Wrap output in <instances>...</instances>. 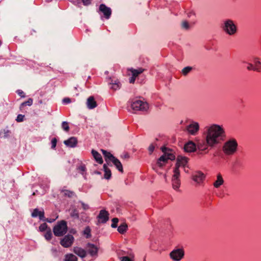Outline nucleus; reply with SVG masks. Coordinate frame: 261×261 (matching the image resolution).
Segmentation results:
<instances>
[{
  "mask_svg": "<svg viewBox=\"0 0 261 261\" xmlns=\"http://www.w3.org/2000/svg\"><path fill=\"white\" fill-rule=\"evenodd\" d=\"M132 108L134 111H145L148 109V103L140 100H135L131 104Z\"/></svg>",
  "mask_w": 261,
  "mask_h": 261,
  "instance_id": "4",
  "label": "nucleus"
},
{
  "mask_svg": "<svg viewBox=\"0 0 261 261\" xmlns=\"http://www.w3.org/2000/svg\"><path fill=\"white\" fill-rule=\"evenodd\" d=\"M192 15H195V13L193 11L190 12L188 13V17H190Z\"/></svg>",
  "mask_w": 261,
  "mask_h": 261,
  "instance_id": "57",
  "label": "nucleus"
},
{
  "mask_svg": "<svg viewBox=\"0 0 261 261\" xmlns=\"http://www.w3.org/2000/svg\"><path fill=\"white\" fill-rule=\"evenodd\" d=\"M41 231H43L46 229H39ZM47 231L44 233V236L46 240L47 241L50 240L51 239L52 237V232L51 229H47Z\"/></svg>",
  "mask_w": 261,
  "mask_h": 261,
  "instance_id": "32",
  "label": "nucleus"
},
{
  "mask_svg": "<svg viewBox=\"0 0 261 261\" xmlns=\"http://www.w3.org/2000/svg\"><path fill=\"white\" fill-rule=\"evenodd\" d=\"M53 228H68L67 222L64 220H61L58 222L57 224L55 225Z\"/></svg>",
  "mask_w": 261,
  "mask_h": 261,
  "instance_id": "28",
  "label": "nucleus"
},
{
  "mask_svg": "<svg viewBox=\"0 0 261 261\" xmlns=\"http://www.w3.org/2000/svg\"><path fill=\"white\" fill-rule=\"evenodd\" d=\"M62 128L66 132H68L69 130V126L68 123L67 121H63L62 123Z\"/></svg>",
  "mask_w": 261,
  "mask_h": 261,
  "instance_id": "36",
  "label": "nucleus"
},
{
  "mask_svg": "<svg viewBox=\"0 0 261 261\" xmlns=\"http://www.w3.org/2000/svg\"><path fill=\"white\" fill-rule=\"evenodd\" d=\"M101 151L102 152L103 155H104L105 161L107 162L108 165L112 166V165L110 164V162H112L115 158V157L110 152H108L105 150L101 149Z\"/></svg>",
  "mask_w": 261,
  "mask_h": 261,
  "instance_id": "14",
  "label": "nucleus"
},
{
  "mask_svg": "<svg viewBox=\"0 0 261 261\" xmlns=\"http://www.w3.org/2000/svg\"><path fill=\"white\" fill-rule=\"evenodd\" d=\"M254 66L252 64L248 63V66L247 67V69L248 70H253Z\"/></svg>",
  "mask_w": 261,
  "mask_h": 261,
  "instance_id": "50",
  "label": "nucleus"
},
{
  "mask_svg": "<svg viewBox=\"0 0 261 261\" xmlns=\"http://www.w3.org/2000/svg\"><path fill=\"white\" fill-rule=\"evenodd\" d=\"M74 241V238L72 235L67 234L61 240L60 242L61 245L66 248L71 246Z\"/></svg>",
  "mask_w": 261,
  "mask_h": 261,
  "instance_id": "8",
  "label": "nucleus"
},
{
  "mask_svg": "<svg viewBox=\"0 0 261 261\" xmlns=\"http://www.w3.org/2000/svg\"><path fill=\"white\" fill-rule=\"evenodd\" d=\"M204 133V138L197 143V154H207L210 149L214 148L221 141L225 140L226 134L222 126L213 124L206 126Z\"/></svg>",
  "mask_w": 261,
  "mask_h": 261,
  "instance_id": "1",
  "label": "nucleus"
},
{
  "mask_svg": "<svg viewBox=\"0 0 261 261\" xmlns=\"http://www.w3.org/2000/svg\"><path fill=\"white\" fill-rule=\"evenodd\" d=\"M85 228L88 229V228H89V226H87Z\"/></svg>",
  "mask_w": 261,
  "mask_h": 261,
  "instance_id": "60",
  "label": "nucleus"
},
{
  "mask_svg": "<svg viewBox=\"0 0 261 261\" xmlns=\"http://www.w3.org/2000/svg\"><path fill=\"white\" fill-rule=\"evenodd\" d=\"M51 148L55 149L57 145V140L56 138H53L51 141Z\"/></svg>",
  "mask_w": 261,
  "mask_h": 261,
  "instance_id": "43",
  "label": "nucleus"
},
{
  "mask_svg": "<svg viewBox=\"0 0 261 261\" xmlns=\"http://www.w3.org/2000/svg\"><path fill=\"white\" fill-rule=\"evenodd\" d=\"M10 133L11 132L9 130L4 129L0 132V137L4 138H7L9 136Z\"/></svg>",
  "mask_w": 261,
  "mask_h": 261,
  "instance_id": "30",
  "label": "nucleus"
},
{
  "mask_svg": "<svg viewBox=\"0 0 261 261\" xmlns=\"http://www.w3.org/2000/svg\"><path fill=\"white\" fill-rule=\"evenodd\" d=\"M112 162L113 163V164L115 165L116 168L117 169V170L119 172L123 173V169L122 165L121 163L120 162V161L118 159H117L116 158H115L114 159V160L113 161H112Z\"/></svg>",
  "mask_w": 261,
  "mask_h": 261,
  "instance_id": "25",
  "label": "nucleus"
},
{
  "mask_svg": "<svg viewBox=\"0 0 261 261\" xmlns=\"http://www.w3.org/2000/svg\"><path fill=\"white\" fill-rule=\"evenodd\" d=\"M162 151L164 152V154L162 155L158 160L157 161V164L160 167H162L164 164L167 163L168 161V158L167 156V150H168V149L167 147H162L161 148Z\"/></svg>",
  "mask_w": 261,
  "mask_h": 261,
  "instance_id": "9",
  "label": "nucleus"
},
{
  "mask_svg": "<svg viewBox=\"0 0 261 261\" xmlns=\"http://www.w3.org/2000/svg\"><path fill=\"white\" fill-rule=\"evenodd\" d=\"M80 202L81 203L82 208L84 210H87L89 208V206L88 204L85 203L83 201H80Z\"/></svg>",
  "mask_w": 261,
  "mask_h": 261,
  "instance_id": "46",
  "label": "nucleus"
},
{
  "mask_svg": "<svg viewBox=\"0 0 261 261\" xmlns=\"http://www.w3.org/2000/svg\"><path fill=\"white\" fill-rule=\"evenodd\" d=\"M31 216L32 217L35 218L38 217L40 220H45L44 219V211H39L38 208H35L32 212Z\"/></svg>",
  "mask_w": 261,
  "mask_h": 261,
  "instance_id": "18",
  "label": "nucleus"
},
{
  "mask_svg": "<svg viewBox=\"0 0 261 261\" xmlns=\"http://www.w3.org/2000/svg\"><path fill=\"white\" fill-rule=\"evenodd\" d=\"M73 251L75 254L82 258H84L86 256V251L82 248L79 247H74Z\"/></svg>",
  "mask_w": 261,
  "mask_h": 261,
  "instance_id": "21",
  "label": "nucleus"
},
{
  "mask_svg": "<svg viewBox=\"0 0 261 261\" xmlns=\"http://www.w3.org/2000/svg\"><path fill=\"white\" fill-rule=\"evenodd\" d=\"M129 157V155L128 154H126L124 155V158H128Z\"/></svg>",
  "mask_w": 261,
  "mask_h": 261,
  "instance_id": "58",
  "label": "nucleus"
},
{
  "mask_svg": "<svg viewBox=\"0 0 261 261\" xmlns=\"http://www.w3.org/2000/svg\"><path fill=\"white\" fill-rule=\"evenodd\" d=\"M118 232L122 234H123L126 232L127 229H117Z\"/></svg>",
  "mask_w": 261,
  "mask_h": 261,
  "instance_id": "55",
  "label": "nucleus"
},
{
  "mask_svg": "<svg viewBox=\"0 0 261 261\" xmlns=\"http://www.w3.org/2000/svg\"><path fill=\"white\" fill-rule=\"evenodd\" d=\"M143 70V69L141 68L139 69H133L132 70V76L136 77L139 74L142 73Z\"/></svg>",
  "mask_w": 261,
  "mask_h": 261,
  "instance_id": "35",
  "label": "nucleus"
},
{
  "mask_svg": "<svg viewBox=\"0 0 261 261\" xmlns=\"http://www.w3.org/2000/svg\"><path fill=\"white\" fill-rule=\"evenodd\" d=\"M96 173H97V174H100V172L97 171V172H96Z\"/></svg>",
  "mask_w": 261,
  "mask_h": 261,
  "instance_id": "59",
  "label": "nucleus"
},
{
  "mask_svg": "<svg viewBox=\"0 0 261 261\" xmlns=\"http://www.w3.org/2000/svg\"><path fill=\"white\" fill-rule=\"evenodd\" d=\"M86 249L90 255L93 256L97 255L98 248L94 244L88 243L87 244Z\"/></svg>",
  "mask_w": 261,
  "mask_h": 261,
  "instance_id": "15",
  "label": "nucleus"
},
{
  "mask_svg": "<svg viewBox=\"0 0 261 261\" xmlns=\"http://www.w3.org/2000/svg\"><path fill=\"white\" fill-rule=\"evenodd\" d=\"M44 219L45 220H42L44 222H48L49 223H52L54 221H55L56 219H51V218H50V219H48V218H44Z\"/></svg>",
  "mask_w": 261,
  "mask_h": 261,
  "instance_id": "48",
  "label": "nucleus"
},
{
  "mask_svg": "<svg viewBox=\"0 0 261 261\" xmlns=\"http://www.w3.org/2000/svg\"><path fill=\"white\" fill-rule=\"evenodd\" d=\"M224 182L222 176L221 174L219 173L217 175V180L214 182L213 185L215 188H218L224 184Z\"/></svg>",
  "mask_w": 261,
  "mask_h": 261,
  "instance_id": "23",
  "label": "nucleus"
},
{
  "mask_svg": "<svg viewBox=\"0 0 261 261\" xmlns=\"http://www.w3.org/2000/svg\"><path fill=\"white\" fill-rule=\"evenodd\" d=\"M39 228H48L47 225L46 224V222H44V223L41 224L39 227Z\"/></svg>",
  "mask_w": 261,
  "mask_h": 261,
  "instance_id": "49",
  "label": "nucleus"
},
{
  "mask_svg": "<svg viewBox=\"0 0 261 261\" xmlns=\"http://www.w3.org/2000/svg\"><path fill=\"white\" fill-rule=\"evenodd\" d=\"M87 106L89 109H93L96 107L97 103L93 96H90L87 99Z\"/></svg>",
  "mask_w": 261,
  "mask_h": 261,
  "instance_id": "20",
  "label": "nucleus"
},
{
  "mask_svg": "<svg viewBox=\"0 0 261 261\" xmlns=\"http://www.w3.org/2000/svg\"><path fill=\"white\" fill-rule=\"evenodd\" d=\"M61 192L63 193L65 196L71 198L75 195V193L73 191L68 190H62Z\"/></svg>",
  "mask_w": 261,
  "mask_h": 261,
  "instance_id": "31",
  "label": "nucleus"
},
{
  "mask_svg": "<svg viewBox=\"0 0 261 261\" xmlns=\"http://www.w3.org/2000/svg\"><path fill=\"white\" fill-rule=\"evenodd\" d=\"M99 10L103 14L106 19H109L112 14V11L110 8L108 7L105 4H101L99 6Z\"/></svg>",
  "mask_w": 261,
  "mask_h": 261,
  "instance_id": "11",
  "label": "nucleus"
},
{
  "mask_svg": "<svg viewBox=\"0 0 261 261\" xmlns=\"http://www.w3.org/2000/svg\"><path fill=\"white\" fill-rule=\"evenodd\" d=\"M220 28L223 32L229 36H234L238 32L237 24L230 19H225L221 24Z\"/></svg>",
  "mask_w": 261,
  "mask_h": 261,
  "instance_id": "2",
  "label": "nucleus"
},
{
  "mask_svg": "<svg viewBox=\"0 0 261 261\" xmlns=\"http://www.w3.org/2000/svg\"><path fill=\"white\" fill-rule=\"evenodd\" d=\"M18 94L21 97H24V92L22 91V90H18L17 91Z\"/></svg>",
  "mask_w": 261,
  "mask_h": 261,
  "instance_id": "51",
  "label": "nucleus"
},
{
  "mask_svg": "<svg viewBox=\"0 0 261 261\" xmlns=\"http://www.w3.org/2000/svg\"><path fill=\"white\" fill-rule=\"evenodd\" d=\"M136 77L132 76V77H130L129 79V83H134L135 82Z\"/></svg>",
  "mask_w": 261,
  "mask_h": 261,
  "instance_id": "56",
  "label": "nucleus"
},
{
  "mask_svg": "<svg viewBox=\"0 0 261 261\" xmlns=\"http://www.w3.org/2000/svg\"><path fill=\"white\" fill-rule=\"evenodd\" d=\"M63 102L65 103H69L71 102V99L69 98H65L63 99Z\"/></svg>",
  "mask_w": 261,
  "mask_h": 261,
  "instance_id": "53",
  "label": "nucleus"
},
{
  "mask_svg": "<svg viewBox=\"0 0 261 261\" xmlns=\"http://www.w3.org/2000/svg\"><path fill=\"white\" fill-rule=\"evenodd\" d=\"M103 170L105 172L104 178L106 179H109L111 177V171L108 167L107 164H104L103 166Z\"/></svg>",
  "mask_w": 261,
  "mask_h": 261,
  "instance_id": "26",
  "label": "nucleus"
},
{
  "mask_svg": "<svg viewBox=\"0 0 261 261\" xmlns=\"http://www.w3.org/2000/svg\"><path fill=\"white\" fill-rule=\"evenodd\" d=\"M184 150L187 152H192L196 151L197 144L192 141H189L184 146Z\"/></svg>",
  "mask_w": 261,
  "mask_h": 261,
  "instance_id": "12",
  "label": "nucleus"
},
{
  "mask_svg": "<svg viewBox=\"0 0 261 261\" xmlns=\"http://www.w3.org/2000/svg\"><path fill=\"white\" fill-rule=\"evenodd\" d=\"M204 174L200 171H197L192 175L193 180L197 183H200L204 179Z\"/></svg>",
  "mask_w": 261,
  "mask_h": 261,
  "instance_id": "17",
  "label": "nucleus"
},
{
  "mask_svg": "<svg viewBox=\"0 0 261 261\" xmlns=\"http://www.w3.org/2000/svg\"><path fill=\"white\" fill-rule=\"evenodd\" d=\"M90 230L91 229H85L84 231V234L86 235V238H89L91 237L90 234Z\"/></svg>",
  "mask_w": 261,
  "mask_h": 261,
  "instance_id": "45",
  "label": "nucleus"
},
{
  "mask_svg": "<svg viewBox=\"0 0 261 261\" xmlns=\"http://www.w3.org/2000/svg\"><path fill=\"white\" fill-rule=\"evenodd\" d=\"M130 226L125 221H122L118 228H127Z\"/></svg>",
  "mask_w": 261,
  "mask_h": 261,
  "instance_id": "39",
  "label": "nucleus"
},
{
  "mask_svg": "<svg viewBox=\"0 0 261 261\" xmlns=\"http://www.w3.org/2000/svg\"><path fill=\"white\" fill-rule=\"evenodd\" d=\"M192 70V67L191 66H187L181 70L182 74L186 76Z\"/></svg>",
  "mask_w": 261,
  "mask_h": 261,
  "instance_id": "34",
  "label": "nucleus"
},
{
  "mask_svg": "<svg viewBox=\"0 0 261 261\" xmlns=\"http://www.w3.org/2000/svg\"><path fill=\"white\" fill-rule=\"evenodd\" d=\"M111 227L112 228H116L117 227V224L119 222V219L117 218H114L112 220Z\"/></svg>",
  "mask_w": 261,
  "mask_h": 261,
  "instance_id": "37",
  "label": "nucleus"
},
{
  "mask_svg": "<svg viewBox=\"0 0 261 261\" xmlns=\"http://www.w3.org/2000/svg\"><path fill=\"white\" fill-rule=\"evenodd\" d=\"M238 145L237 140L234 139H231L224 144L222 147L223 151L226 155H232L236 152Z\"/></svg>",
  "mask_w": 261,
  "mask_h": 261,
  "instance_id": "3",
  "label": "nucleus"
},
{
  "mask_svg": "<svg viewBox=\"0 0 261 261\" xmlns=\"http://www.w3.org/2000/svg\"><path fill=\"white\" fill-rule=\"evenodd\" d=\"M67 229H53L54 233L56 236L60 237L67 232Z\"/></svg>",
  "mask_w": 261,
  "mask_h": 261,
  "instance_id": "29",
  "label": "nucleus"
},
{
  "mask_svg": "<svg viewBox=\"0 0 261 261\" xmlns=\"http://www.w3.org/2000/svg\"><path fill=\"white\" fill-rule=\"evenodd\" d=\"M173 175L172 178V184L173 188L175 190L178 189L180 185V180L179 179L180 171L179 170L174 169Z\"/></svg>",
  "mask_w": 261,
  "mask_h": 261,
  "instance_id": "6",
  "label": "nucleus"
},
{
  "mask_svg": "<svg viewBox=\"0 0 261 261\" xmlns=\"http://www.w3.org/2000/svg\"><path fill=\"white\" fill-rule=\"evenodd\" d=\"M181 28L183 29L188 30L190 28L189 23L187 21H184L181 22Z\"/></svg>",
  "mask_w": 261,
  "mask_h": 261,
  "instance_id": "41",
  "label": "nucleus"
},
{
  "mask_svg": "<svg viewBox=\"0 0 261 261\" xmlns=\"http://www.w3.org/2000/svg\"><path fill=\"white\" fill-rule=\"evenodd\" d=\"M110 84L111 85V89L116 90L120 88L121 84L118 80H111Z\"/></svg>",
  "mask_w": 261,
  "mask_h": 261,
  "instance_id": "24",
  "label": "nucleus"
},
{
  "mask_svg": "<svg viewBox=\"0 0 261 261\" xmlns=\"http://www.w3.org/2000/svg\"><path fill=\"white\" fill-rule=\"evenodd\" d=\"M84 5L88 6L91 3V0H82Z\"/></svg>",
  "mask_w": 261,
  "mask_h": 261,
  "instance_id": "52",
  "label": "nucleus"
},
{
  "mask_svg": "<svg viewBox=\"0 0 261 261\" xmlns=\"http://www.w3.org/2000/svg\"><path fill=\"white\" fill-rule=\"evenodd\" d=\"M185 252L183 249L178 248L173 250L169 254L170 258L174 261H179L184 256Z\"/></svg>",
  "mask_w": 261,
  "mask_h": 261,
  "instance_id": "5",
  "label": "nucleus"
},
{
  "mask_svg": "<svg viewBox=\"0 0 261 261\" xmlns=\"http://www.w3.org/2000/svg\"><path fill=\"white\" fill-rule=\"evenodd\" d=\"M189 159L185 156H182L181 155H178L177 158L176 163L175 164V167L174 169H177L179 170V168L180 166L185 167L186 164L188 162Z\"/></svg>",
  "mask_w": 261,
  "mask_h": 261,
  "instance_id": "10",
  "label": "nucleus"
},
{
  "mask_svg": "<svg viewBox=\"0 0 261 261\" xmlns=\"http://www.w3.org/2000/svg\"><path fill=\"white\" fill-rule=\"evenodd\" d=\"M122 256H119V258L121 261H134V254L132 252H124Z\"/></svg>",
  "mask_w": 261,
  "mask_h": 261,
  "instance_id": "19",
  "label": "nucleus"
},
{
  "mask_svg": "<svg viewBox=\"0 0 261 261\" xmlns=\"http://www.w3.org/2000/svg\"><path fill=\"white\" fill-rule=\"evenodd\" d=\"M154 148H155V146L153 144H151L149 145L148 149L150 154H151L153 152V151H154Z\"/></svg>",
  "mask_w": 261,
  "mask_h": 261,
  "instance_id": "47",
  "label": "nucleus"
},
{
  "mask_svg": "<svg viewBox=\"0 0 261 261\" xmlns=\"http://www.w3.org/2000/svg\"><path fill=\"white\" fill-rule=\"evenodd\" d=\"M64 144L69 147H75L77 144V140L76 138L71 137L68 139L65 140Z\"/></svg>",
  "mask_w": 261,
  "mask_h": 261,
  "instance_id": "16",
  "label": "nucleus"
},
{
  "mask_svg": "<svg viewBox=\"0 0 261 261\" xmlns=\"http://www.w3.org/2000/svg\"><path fill=\"white\" fill-rule=\"evenodd\" d=\"M79 170L82 172H84L86 170V167L85 166H81L79 167Z\"/></svg>",
  "mask_w": 261,
  "mask_h": 261,
  "instance_id": "54",
  "label": "nucleus"
},
{
  "mask_svg": "<svg viewBox=\"0 0 261 261\" xmlns=\"http://www.w3.org/2000/svg\"><path fill=\"white\" fill-rule=\"evenodd\" d=\"M24 116L23 115H21V114H19L16 119V120L18 122H22L23 121V118H24Z\"/></svg>",
  "mask_w": 261,
  "mask_h": 261,
  "instance_id": "44",
  "label": "nucleus"
},
{
  "mask_svg": "<svg viewBox=\"0 0 261 261\" xmlns=\"http://www.w3.org/2000/svg\"><path fill=\"white\" fill-rule=\"evenodd\" d=\"M70 215L73 218H78L79 217L78 211L76 209L73 210L70 213Z\"/></svg>",
  "mask_w": 261,
  "mask_h": 261,
  "instance_id": "38",
  "label": "nucleus"
},
{
  "mask_svg": "<svg viewBox=\"0 0 261 261\" xmlns=\"http://www.w3.org/2000/svg\"><path fill=\"white\" fill-rule=\"evenodd\" d=\"M91 153L97 163L100 164H101L103 163L102 156L99 152L94 149H92Z\"/></svg>",
  "mask_w": 261,
  "mask_h": 261,
  "instance_id": "22",
  "label": "nucleus"
},
{
  "mask_svg": "<svg viewBox=\"0 0 261 261\" xmlns=\"http://www.w3.org/2000/svg\"><path fill=\"white\" fill-rule=\"evenodd\" d=\"M199 129V126L197 122H193L189 125L187 129L188 132L191 135H194L198 131Z\"/></svg>",
  "mask_w": 261,
  "mask_h": 261,
  "instance_id": "13",
  "label": "nucleus"
},
{
  "mask_svg": "<svg viewBox=\"0 0 261 261\" xmlns=\"http://www.w3.org/2000/svg\"><path fill=\"white\" fill-rule=\"evenodd\" d=\"M109 218V213L105 210H100L98 215L97 216L98 223H105Z\"/></svg>",
  "mask_w": 261,
  "mask_h": 261,
  "instance_id": "7",
  "label": "nucleus"
},
{
  "mask_svg": "<svg viewBox=\"0 0 261 261\" xmlns=\"http://www.w3.org/2000/svg\"><path fill=\"white\" fill-rule=\"evenodd\" d=\"M33 104V99L32 98H29L28 100L22 103L21 106H31Z\"/></svg>",
  "mask_w": 261,
  "mask_h": 261,
  "instance_id": "42",
  "label": "nucleus"
},
{
  "mask_svg": "<svg viewBox=\"0 0 261 261\" xmlns=\"http://www.w3.org/2000/svg\"><path fill=\"white\" fill-rule=\"evenodd\" d=\"M65 261H77V258L73 254H67L66 255Z\"/></svg>",
  "mask_w": 261,
  "mask_h": 261,
  "instance_id": "33",
  "label": "nucleus"
},
{
  "mask_svg": "<svg viewBox=\"0 0 261 261\" xmlns=\"http://www.w3.org/2000/svg\"><path fill=\"white\" fill-rule=\"evenodd\" d=\"M169 149L168 150H167V153H166L168 160H170L171 161L174 160L175 159V156L173 153H172L171 152H168V151H169Z\"/></svg>",
  "mask_w": 261,
  "mask_h": 261,
  "instance_id": "40",
  "label": "nucleus"
},
{
  "mask_svg": "<svg viewBox=\"0 0 261 261\" xmlns=\"http://www.w3.org/2000/svg\"><path fill=\"white\" fill-rule=\"evenodd\" d=\"M254 68L253 71L257 72H260L261 70V62L258 60L257 58L254 59Z\"/></svg>",
  "mask_w": 261,
  "mask_h": 261,
  "instance_id": "27",
  "label": "nucleus"
}]
</instances>
